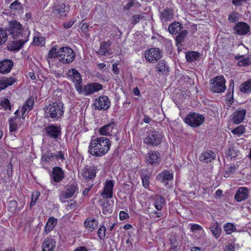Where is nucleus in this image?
Instances as JSON below:
<instances>
[{"label":"nucleus","instance_id":"1","mask_svg":"<svg viewBox=\"0 0 251 251\" xmlns=\"http://www.w3.org/2000/svg\"><path fill=\"white\" fill-rule=\"evenodd\" d=\"M110 146L109 139L105 137L97 138L90 143L89 152L93 155L102 156L108 151Z\"/></svg>","mask_w":251,"mask_h":251},{"label":"nucleus","instance_id":"2","mask_svg":"<svg viewBox=\"0 0 251 251\" xmlns=\"http://www.w3.org/2000/svg\"><path fill=\"white\" fill-rule=\"evenodd\" d=\"M7 30L14 38H20L28 36L29 31L25 28L20 23L16 20L11 21L9 23V26Z\"/></svg>","mask_w":251,"mask_h":251},{"label":"nucleus","instance_id":"3","mask_svg":"<svg viewBox=\"0 0 251 251\" xmlns=\"http://www.w3.org/2000/svg\"><path fill=\"white\" fill-rule=\"evenodd\" d=\"M64 113L63 103L62 102H52L48 105L45 111L47 117L54 119L60 118Z\"/></svg>","mask_w":251,"mask_h":251},{"label":"nucleus","instance_id":"4","mask_svg":"<svg viewBox=\"0 0 251 251\" xmlns=\"http://www.w3.org/2000/svg\"><path fill=\"white\" fill-rule=\"evenodd\" d=\"M59 61L64 64L72 63L75 58V53L73 50L68 47H63L58 50Z\"/></svg>","mask_w":251,"mask_h":251},{"label":"nucleus","instance_id":"5","mask_svg":"<svg viewBox=\"0 0 251 251\" xmlns=\"http://www.w3.org/2000/svg\"><path fill=\"white\" fill-rule=\"evenodd\" d=\"M185 122L192 127H198L201 125L204 117L201 114L196 113H191L185 118Z\"/></svg>","mask_w":251,"mask_h":251},{"label":"nucleus","instance_id":"6","mask_svg":"<svg viewBox=\"0 0 251 251\" xmlns=\"http://www.w3.org/2000/svg\"><path fill=\"white\" fill-rule=\"evenodd\" d=\"M162 136L160 133L155 130H151L147 133L144 139L145 143L152 146H157L160 144Z\"/></svg>","mask_w":251,"mask_h":251},{"label":"nucleus","instance_id":"7","mask_svg":"<svg viewBox=\"0 0 251 251\" xmlns=\"http://www.w3.org/2000/svg\"><path fill=\"white\" fill-rule=\"evenodd\" d=\"M211 90L215 93H222L226 89L225 79L223 76H218L213 79Z\"/></svg>","mask_w":251,"mask_h":251},{"label":"nucleus","instance_id":"8","mask_svg":"<svg viewBox=\"0 0 251 251\" xmlns=\"http://www.w3.org/2000/svg\"><path fill=\"white\" fill-rule=\"evenodd\" d=\"M161 52L158 48H151L145 52L146 59L150 63H155L161 58Z\"/></svg>","mask_w":251,"mask_h":251},{"label":"nucleus","instance_id":"9","mask_svg":"<svg viewBox=\"0 0 251 251\" xmlns=\"http://www.w3.org/2000/svg\"><path fill=\"white\" fill-rule=\"evenodd\" d=\"M110 104L109 98L106 96H100L94 103L95 108L98 110H106L109 107Z\"/></svg>","mask_w":251,"mask_h":251},{"label":"nucleus","instance_id":"10","mask_svg":"<svg viewBox=\"0 0 251 251\" xmlns=\"http://www.w3.org/2000/svg\"><path fill=\"white\" fill-rule=\"evenodd\" d=\"M102 135L110 136L117 133V125L115 123H110L101 127L99 129Z\"/></svg>","mask_w":251,"mask_h":251},{"label":"nucleus","instance_id":"11","mask_svg":"<svg viewBox=\"0 0 251 251\" xmlns=\"http://www.w3.org/2000/svg\"><path fill=\"white\" fill-rule=\"evenodd\" d=\"M146 162L151 166L157 165L160 162V155L156 151H151L148 153L146 159Z\"/></svg>","mask_w":251,"mask_h":251},{"label":"nucleus","instance_id":"12","mask_svg":"<svg viewBox=\"0 0 251 251\" xmlns=\"http://www.w3.org/2000/svg\"><path fill=\"white\" fill-rule=\"evenodd\" d=\"M27 41V36L22 37L17 41H13L7 45V50L10 51L19 50Z\"/></svg>","mask_w":251,"mask_h":251},{"label":"nucleus","instance_id":"13","mask_svg":"<svg viewBox=\"0 0 251 251\" xmlns=\"http://www.w3.org/2000/svg\"><path fill=\"white\" fill-rule=\"evenodd\" d=\"M114 186L112 180H107L105 182L103 191L100 195L104 199L112 198L113 197V188Z\"/></svg>","mask_w":251,"mask_h":251},{"label":"nucleus","instance_id":"14","mask_svg":"<svg viewBox=\"0 0 251 251\" xmlns=\"http://www.w3.org/2000/svg\"><path fill=\"white\" fill-rule=\"evenodd\" d=\"M102 88V85L98 83H91L85 85L82 89V93L84 95H88L95 92L98 91Z\"/></svg>","mask_w":251,"mask_h":251},{"label":"nucleus","instance_id":"15","mask_svg":"<svg viewBox=\"0 0 251 251\" xmlns=\"http://www.w3.org/2000/svg\"><path fill=\"white\" fill-rule=\"evenodd\" d=\"M53 12L59 17H65L69 11V7L64 3H59L54 6Z\"/></svg>","mask_w":251,"mask_h":251},{"label":"nucleus","instance_id":"16","mask_svg":"<svg viewBox=\"0 0 251 251\" xmlns=\"http://www.w3.org/2000/svg\"><path fill=\"white\" fill-rule=\"evenodd\" d=\"M45 130L48 136L54 139L57 138L61 133V128L54 125L46 127Z\"/></svg>","mask_w":251,"mask_h":251},{"label":"nucleus","instance_id":"17","mask_svg":"<svg viewBox=\"0 0 251 251\" xmlns=\"http://www.w3.org/2000/svg\"><path fill=\"white\" fill-rule=\"evenodd\" d=\"M234 29L237 34L243 35L250 31V27L245 23L238 22L234 27Z\"/></svg>","mask_w":251,"mask_h":251},{"label":"nucleus","instance_id":"18","mask_svg":"<svg viewBox=\"0 0 251 251\" xmlns=\"http://www.w3.org/2000/svg\"><path fill=\"white\" fill-rule=\"evenodd\" d=\"M246 111L244 109H238L232 115V121L235 124H238L244 120L246 116Z\"/></svg>","mask_w":251,"mask_h":251},{"label":"nucleus","instance_id":"19","mask_svg":"<svg viewBox=\"0 0 251 251\" xmlns=\"http://www.w3.org/2000/svg\"><path fill=\"white\" fill-rule=\"evenodd\" d=\"M216 158L215 153L211 151H207L203 152L199 157L200 161L208 163L211 162Z\"/></svg>","mask_w":251,"mask_h":251},{"label":"nucleus","instance_id":"20","mask_svg":"<svg viewBox=\"0 0 251 251\" xmlns=\"http://www.w3.org/2000/svg\"><path fill=\"white\" fill-rule=\"evenodd\" d=\"M249 197V190L246 187L239 188L235 195V199L238 202H240L247 199Z\"/></svg>","mask_w":251,"mask_h":251},{"label":"nucleus","instance_id":"21","mask_svg":"<svg viewBox=\"0 0 251 251\" xmlns=\"http://www.w3.org/2000/svg\"><path fill=\"white\" fill-rule=\"evenodd\" d=\"M13 66V62L10 59H5L0 62V73L6 74L9 73Z\"/></svg>","mask_w":251,"mask_h":251},{"label":"nucleus","instance_id":"22","mask_svg":"<svg viewBox=\"0 0 251 251\" xmlns=\"http://www.w3.org/2000/svg\"><path fill=\"white\" fill-rule=\"evenodd\" d=\"M76 191V186L74 185H72L65 191L62 192L60 198L63 199L71 198L75 195Z\"/></svg>","mask_w":251,"mask_h":251},{"label":"nucleus","instance_id":"23","mask_svg":"<svg viewBox=\"0 0 251 251\" xmlns=\"http://www.w3.org/2000/svg\"><path fill=\"white\" fill-rule=\"evenodd\" d=\"M68 75L71 77L72 81L75 84H80L82 78L80 74L75 69H72L68 72Z\"/></svg>","mask_w":251,"mask_h":251},{"label":"nucleus","instance_id":"24","mask_svg":"<svg viewBox=\"0 0 251 251\" xmlns=\"http://www.w3.org/2000/svg\"><path fill=\"white\" fill-rule=\"evenodd\" d=\"M96 169L94 167L85 168L81 172L82 176L85 178L93 179L96 176Z\"/></svg>","mask_w":251,"mask_h":251},{"label":"nucleus","instance_id":"25","mask_svg":"<svg viewBox=\"0 0 251 251\" xmlns=\"http://www.w3.org/2000/svg\"><path fill=\"white\" fill-rule=\"evenodd\" d=\"M55 247V242L52 239L44 240L42 244V251H53Z\"/></svg>","mask_w":251,"mask_h":251},{"label":"nucleus","instance_id":"26","mask_svg":"<svg viewBox=\"0 0 251 251\" xmlns=\"http://www.w3.org/2000/svg\"><path fill=\"white\" fill-rule=\"evenodd\" d=\"M16 81L15 78L2 77L0 79V90L6 88L9 85H12Z\"/></svg>","mask_w":251,"mask_h":251},{"label":"nucleus","instance_id":"27","mask_svg":"<svg viewBox=\"0 0 251 251\" xmlns=\"http://www.w3.org/2000/svg\"><path fill=\"white\" fill-rule=\"evenodd\" d=\"M64 177L63 170L58 167L53 168L52 172V179L56 182L60 181Z\"/></svg>","mask_w":251,"mask_h":251},{"label":"nucleus","instance_id":"28","mask_svg":"<svg viewBox=\"0 0 251 251\" xmlns=\"http://www.w3.org/2000/svg\"><path fill=\"white\" fill-rule=\"evenodd\" d=\"M173 18V13L170 9L166 8L160 13V19L162 23L171 20Z\"/></svg>","mask_w":251,"mask_h":251},{"label":"nucleus","instance_id":"29","mask_svg":"<svg viewBox=\"0 0 251 251\" xmlns=\"http://www.w3.org/2000/svg\"><path fill=\"white\" fill-rule=\"evenodd\" d=\"M173 175L168 171H164L158 176L157 179L162 183H165L166 180H170L173 178Z\"/></svg>","mask_w":251,"mask_h":251},{"label":"nucleus","instance_id":"30","mask_svg":"<svg viewBox=\"0 0 251 251\" xmlns=\"http://www.w3.org/2000/svg\"><path fill=\"white\" fill-rule=\"evenodd\" d=\"M182 25L179 22H174L170 24L168 27V30L171 34H176L182 28Z\"/></svg>","mask_w":251,"mask_h":251},{"label":"nucleus","instance_id":"31","mask_svg":"<svg viewBox=\"0 0 251 251\" xmlns=\"http://www.w3.org/2000/svg\"><path fill=\"white\" fill-rule=\"evenodd\" d=\"M98 222L96 220L93 219H87L85 222L84 225L89 231H93L98 226Z\"/></svg>","mask_w":251,"mask_h":251},{"label":"nucleus","instance_id":"32","mask_svg":"<svg viewBox=\"0 0 251 251\" xmlns=\"http://www.w3.org/2000/svg\"><path fill=\"white\" fill-rule=\"evenodd\" d=\"M165 199L161 195H158L155 197L154 206L158 211H160L165 204Z\"/></svg>","mask_w":251,"mask_h":251},{"label":"nucleus","instance_id":"33","mask_svg":"<svg viewBox=\"0 0 251 251\" xmlns=\"http://www.w3.org/2000/svg\"><path fill=\"white\" fill-rule=\"evenodd\" d=\"M200 53L196 51H190L186 53V59L188 62H192L199 59Z\"/></svg>","mask_w":251,"mask_h":251},{"label":"nucleus","instance_id":"34","mask_svg":"<svg viewBox=\"0 0 251 251\" xmlns=\"http://www.w3.org/2000/svg\"><path fill=\"white\" fill-rule=\"evenodd\" d=\"M34 99L32 97L30 98L24 105L22 109V113H25L29 112L33 108L34 105Z\"/></svg>","mask_w":251,"mask_h":251},{"label":"nucleus","instance_id":"35","mask_svg":"<svg viewBox=\"0 0 251 251\" xmlns=\"http://www.w3.org/2000/svg\"><path fill=\"white\" fill-rule=\"evenodd\" d=\"M110 46L109 42H104L101 43L99 53L101 55H105L108 52V50Z\"/></svg>","mask_w":251,"mask_h":251},{"label":"nucleus","instance_id":"36","mask_svg":"<svg viewBox=\"0 0 251 251\" xmlns=\"http://www.w3.org/2000/svg\"><path fill=\"white\" fill-rule=\"evenodd\" d=\"M57 224V219L50 217L48 219L45 227V230L49 232Z\"/></svg>","mask_w":251,"mask_h":251},{"label":"nucleus","instance_id":"37","mask_svg":"<svg viewBox=\"0 0 251 251\" xmlns=\"http://www.w3.org/2000/svg\"><path fill=\"white\" fill-rule=\"evenodd\" d=\"M210 229L216 238H218L220 237L221 235V228L219 226L217 222L214 223L212 226L210 227Z\"/></svg>","mask_w":251,"mask_h":251},{"label":"nucleus","instance_id":"38","mask_svg":"<svg viewBox=\"0 0 251 251\" xmlns=\"http://www.w3.org/2000/svg\"><path fill=\"white\" fill-rule=\"evenodd\" d=\"M240 90L242 92L247 93L251 91V80L249 79L240 86Z\"/></svg>","mask_w":251,"mask_h":251},{"label":"nucleus","instance_id":"39","mask_svg":"<svg viewBox=\"0 0 251 251\" xmlns=\"http://www.w3.org/2000/svg\"><path fill=\"white\" fill-rule=\"evenodd\" d=\"M187 33V30H183L178 34L176 38L177 46L178 47L179 45H181V43L184 41Z\"/></svg>","mask_w":251,"mask_h":251},{"label":"nucleus","instance_id":"40","mask_svg":"<svg viewBox=\"0 0 251 251\" xmlns=\"http://www.w3.org/2000/svg\"><path fill=\"white\" fill-rule=\"evenodd\" d=\"M58 53L57 46L53 47L49 51L48 57L49 59H52L59 57Z\"/></svg>","mask_w":251,"mask_h":251},{"label":"nucleus","instance_id":"41","mask_svg":"<svg viewBox=\"0 0 251 251\" xmlns=\"http://www.w3.org/2000/svg\"><path fill=\"white\" fill-rule=\"evenodd\" d=\"M17 118L16 116H15L14 118H11L9 120V130L10 132H15L17 130V124L16 122Z\"/></svg>","mask_w":251,"mask_h":251},{"label":"nucleus","instance_id":"42","mask_svg":"<svg viewBox=\"0 0 251 251\" xmlns=\"http://www.w3.org/2000/svg\"><path fill=\"white\" fill-rule=\"evenodd\" d=\"M3 109L4 110L7 109L11 110V105L9 100L7 98L1 100L0 101V109Z\"/></svg>","mask_w":251,"mask_h":251},{"label":"nucleus","instance_id":"43","mask_svg":"<svg viewBox=\"0 0 251 251\" xmlns=\"http://www.w3.org/2000/svg\"><path fill=\"white\" fill-rule=\"evenodd\" d=\"M156 68L159 72H161L162 73L166 71H168V68L166 66L165 62L164 60H161L158 63L156 66Z\"/></svg>","mask_w":251,"mask_h":251},{"label":"nucleus","instance_id":"44","mask_svg":"<svg viewBox=\"0 0 251 251\" xmlns=\"http://www.w3.org/2000/svg\"><path fill=\"white\" fill-rule=\"evenodd\" d=\"M224 229L226 234H230L235 231L236 227L233 224L227 223L224 226Z\"/></svg>","mask_w":251,"mask_h":251},{"label":"nucleus","instance_id":"45","mask_svg":"<svg viewBox=\"0 0 251 251\" xmlns=\"http://www.w3.org/2000/svg\"><path fill=\"white\" fill-rule=\"evenodd\" d=\"M7 40V34L5 29L0 27V45L3 44Z\"/></svg>","mask_w":251,"mask_h":251},{"label":"nucleus","instance_id":"46","mask_svg":"<svg viewBox=\"0 0 251 251\" xmlns=\"http://www.w3.org/2000/svg\"><path fill=\"white\" fill-rule=\"evenodd\" d=\"M45 39L42 37H34L33 39V44L36 46H43L45 45Z\"/></svg>","mask_w":251,"mask_h":251},{"label":"nucleus","instance_id":"47","mask_svg":"<svg viewBox=\"0 0 251 251\" xmlns=\"http://www.w3.org/2000/svg\"><path fill=\"white\" fill-rule=\"evenodd\" d=\"M42 159L44 162H47L53 160L54 159L53 154L51 151H48L42 156Z\"/></svg>","mask_w":251,"mask_h":251},{"label":"nucleus","instance_id":"48","mask_svg":"<svg viewBox=\"0 0 251 251\" xmlns=\"http://www.w3.org/2000/svg\"><path fill=\"white\" fill-rule=\"evenodd\" d=\"M11 9L21 10L23 8L21 3L18 0L13 2L9 6Z\"/></svg>","mask_w":251,"mask_h":251},{"label":"nucleus","instance_id":"49","mask_svg":"<svg viewBox=\"0 0 251 251\" xmlns=\"http://www.w3.org/2000/svg\"><path fill=\"white\" fill-rule=\"evenodd\" d=\"M170 243L171 246V250H175L178 246V242L176 236L174 235L170 238Z\"/></svg>","mask_w":251,"mask_h":251},{"label":"nucleus","instance_id":"50","mask_svg":"<svg viewBox=\"0 0 251 251\" xmlns=\"http://www.w3.org/2000/svg\"><path fill=\"white\" fill-rule=\"evenodd\" d=\"M245 132V128L243 126H240L234 129L232 132L234 134L241 135Z\"/></svg>","mask_w":251,"mask_h":251},{"label":"nucleus","instance_id":"51","mask_svg":"<svg viewBox=\"0 0 251 251\" xmlns=\"http://www.w3.org/2000/svg\"><path fill=\"white\" fill-rule=\"evenodd\" d=\"M141 178L142 179L143 185L145 188H147L149 185V176L147 175H143V174L141 175Z\"/></svg>","mask_w":251,"mask_h":251},{"label":"nucleus","instance_id":"52","mask_svg":"<svg viewBox=\"0 0 251 251\" xmlns=\"http://www.w3.org/2000/svg\"><path fill=\"white\" fill-rule=\"evenodd\" d=\"M238 13L235 12H233L232 13H231L229 15L228 19L229 22L230 23H234L236 21H237L238 20Z\"/></svg>","mask_w":251,"mask_h":251},{"label":"nucleus","instance_id":"53","mask_svg":"<svg viewBox=\"0 0 251 251\" xmlns=\"http://www.w3.org/2000/svg\"><path fill=\"white\" fill-rule=\"evenodd\" d=\"M226 154L231 159L235 157L237 155L235 150L232 147L228 148Z\"/></svg>","mask_w":251,"mask_h":251},{"label":"nucleus","instance_id":"54","mask_svg":"<svg viewBox=\"0 0 251 251\" xmlns=\"http://www.w3.org/2000/svg\"><path fill=\"white\" fill-rule=\"evenodd\" d=\"M106 228L104 226H101L100 228L99 229L98 231V234L99 236V237L102 239H103L105 236V232Z\"/></svg>","mask_w":251,"mask_h":251},{"label":"nucleus","instance_id":"55","mask_svg":"<svg viewBox=\"0 0 251 251\" xmlns=\"http://www.w3.org/2000/svg\"><path fill=\"white\" fill-rule=\"evenodd\" d=\"M250 58L249 57H246L245 58H243L241 60H239L238 62V65L241 66H245L250 65Z\"/></svg>","mask_w":251,"mask_h":251},{"label":"nucleus","instance_id":"56","mask_svg":"<svg viewBox=\"0 0 251 251\" xmlns=\"http://www.w3.org/2000/svg\"><path fill=\"white\" fill-rule=\"evenodd\" d=\"M144 16L141 15H135L131 18V23L135 25L138 23L140 20L143 18Z\"/></svg>","mask_w":251,"mask_h":251},{"label":"nucleus","instance_id":"57","mask_svg":"<svg viewBox=\"0 0 251 251\" xmlns=\"http://www.w3.org/2000/svg\"><path fill=\"white\" fill-rule=\"evenodd\" d=\"M39 193L37 192L35 195H33L31 198V201L30 204V207L34 205L39 196Z\"/></svg>","mask_w":251,"mask_h":251},{"label":"nucleus","instance_id":"58","mask_svg":"<svg viewBox=\"0 0 251 251\" xmlns=\"http://www.w3.org/2000/svg\"><path fill=\"white\" fill-rule=\"evenodd\" d=\"M191 230L192 231L194 232L197 230H202V228L201 226L199 225L193 224L191 225Z\"/></svg>","mask_w":251,"mask_h":251},{"label":"nucleus","instance_id":"59","mask_svg":"<svg viewBox=\"0 0 251 251\" xmlns=\"http://www.w3.org/2000/svg\"><path fill=\"white\" fill-rule=\"evenodd\" d=\"M53 154L54 159H61L62 160L64 159V154L61 151L57 152Z\"/></svg>","mask_w":251,"mask_h":251},{"label":"nucleus","instance_id":"60","mask_svg":"<svg viewBox=\"0 0 251 251\" xmlns=\"http://www.w3.org/2000/svg\"><path fill=\"white\" fill-rule=\"evenodd\" d=\"M129 217L127 213L126 212L122 211L120 212L119 218L121 220H126Z\"/></svg>","mask_w":251,"mask_h":251},{"label":"nucleus","instance_id":"61","mask_svg":"<svg viewBox=\"0 0 251 251\" xmlns=\"http://www.w3.org/2000/svg\"><path fill=\"white\" fill-rule=\"evenodd\" d=\"M235 247L232 244L226 245L225 251H235Z\"/></svg>","mask_w":251,"mask_h":251},{"label":"nucleus","instance_id":"62","mask_svg":"<svg viewBox=\"0 0 251 251\" xmlns=\"http://www.w3.org/2000/svg\"><path fill=\"white\" fill-rule=\"evenodd\" d=\"M74 23V22L73 21L66 22L64 24V27L65 28H69L73 25Z\"/></svg>","mask_w":251,"mask_h":251},{"label":"nucleus","instance_id":"63","mask_svg":"<svg viewBox=\"0 0 251 251\" xmlns=\"http://www.w3.org/2000/svg\"><path fill=\"white\" fill-rule=\"evenodd\" d=\"M117 64H113L112 65V71L115 74H118L119 73V69L118 68Z\"/></svg>","mask_w":251,"mask_h":251},{"label":"nucleus","instance_id":"64","mask_svg":"<svg viewBox=\"0 0 251 251\" xmlns=\"http://www.w3.org/2000/svg\"><path fill=\"white\" fill-rule=\"evenodd\" d=\"M111 212V210L110 208L109 205H107L103 209V213L105 214L106 213H110Z\"/></svg>","mask_w":251,"mask_h":251}]
</instances>
